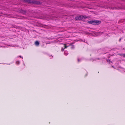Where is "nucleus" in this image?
Here are the masks:
<instances>
[{
  "instance_id": "obj_7",
  "label": "nucleus",
  "mask_w": 125,
  "mask_h": 125,
  "mask_svg": "<svg viewBox=\"0 0 125 125\" xmlns=\"http://www.w3.org/2000/svg\"><path fill=\"white\" fill-rule=\"evenodd\" d=\"M64 54H65V55H67L68 54V53L67 52V54H65V52H64Z\"/></svg>"
},
{
  "instance_id": "obj_1",
  "label": "nucleus",
  "mask_w": 125,
  "mask_h": 125,
  "mask_svg": "<svg viewBox=\"0 0 125 125\" xmlns=\"http://www.w3.org/2000/svg\"><path fill=\"white\" fill-rule=\"evenodd\" d=\"M88 22V23L93 25H98L100 23L101 21H89Z\"/></svg>"
},
{
  "instance_id": "obj_10",
  "label": "nucleus",
  "mask_w": 125,
  "mask_h": 125,
  "mask_svg": "<svg viewBox=\"0 0 125 125\" xmlns=\"http://www.w3.org/2000/svg\"><path fill=\"white\" fill-rule=\"evenodd\" d=\"M124 57H125V53L123 54Z\"/></svg>"
},
{
  "instance_id": "obj_14",
  "label": "nucleus",
  "mask_w": 125,
  "mask_h": 125,
  "mask_svg": "<svg viewBox=\"0 0 125 125\" xmlns=\"http://www.w3.org/2000/svg\"><path fill=\"white\" fill-rule=\"evenodd\" d=\"M119 54V55H121V54Z\"/></svg>"
},
{
  "instance_id": "obj_9",
  "label": "nucleus",
  "mask_w": 125,
  "mask_h": 125,
  "mask_svg": "<svg viewBox=\"0 0 125 125\" xmlns=\"http://www.w3.org/2000/svg\"><path fill=\"white\" fill-rule=\"evenodd\" d=\"M74 48V46H73L72 47V48Z\"/></svg>"
},
{
  "instance_id": "obj_4",
  "label": "nucleus",
  "mask_w": 125,
  "mask_h": 125,
  "mask_svg": "<svg viewBox=\"0 0 125 125\" xmlns=\"http://www.w3.org/2000/svg\"><path fill=\"white\" fill-rule=\"evenodd\" d=\"M35 44L37 46H38L39 45V43L38 41H36L35 42Z\"/></svg>"
},
{
  "instance_id": "obj_5",
  "label": "nucleus",
  "mask_w": 125,
  "mask_h": 125,
  "mask_svg": "<svg viewBox=\"0 0 125 125\" xmlns=\"http://www.w3.org/2000/svg\"><path fill=\"white\" fill-rule=\"evenodd\" d=\"M20 63V62L19 61H17L16 62V63L17 64H19Z\"/></svg>"
},
{
  "instance_id": "obj_13",
  "label": "nucleus",
  "mask_w": 125,
  "mask_h": 125,
  "mask_svg": "<svg viewBox=\"0 0 125 125\" xmlns=\"http://www.w3.org/2000/svg\"><path fill=\"white\" fill-rule=\"evenodd\" d=\"M78 62H79V59H78Z\"/></svg>"
},
{
  "instance_id": "obj_8",
  "label": "nucleus",
  "mask_w": 125,
  "mask_h": 125,
  "mask_svg": "<svg viewBox=\"0 0 125 125\" xmlns=\"http://www.w3.org/2000/svg\"><path fill=\"white\" fill-rule=\"evenodd\" d=\"M121 39H122L121 38H120V39H119V42H120V41H121Z\"/></svg>"
},
{
  "instance_id": "obj_12",
  "label": "nucleus",
  "mask_w": 125,
  "mask_h": 125,
  "mask_svg": "<svg viewBox=\"0 0 125 125\" xmlns=\"http://www.w3.org/2000/svg\"><path fill=\"white\" fill-rule=\"evenodd\" d=\"M65 48H66L67 47L66 46H65Z\"/></svg>"
},
{
  "instance_id": "obj_3",
  "label": "nucleus",
  "mask_w": 125,
  "mask_h": 125,
  "mask_svg": "<svg viewBox=\"0 0 125 125\" xmlns=\"http://www.w3.org/2000/svg\"><path fill=\"white\" fill-rule=\"evenodd\" d=\"M24 1L26 2H27L30 3H33L35 4H38V2L37 1H33L30 0H24Z\"/></svg>"
},
{
  "instance_id": "obj_11",
  "label": "nucleus",
  "mask_w": 125,
  "mask_h": 125,
  "mask_svg": "<svg viewBox=\"0 0 125 125\" xmlns=\"http://www.w3.org/2000/svg\"><path fill=\"white\" fill-rule=\"evenodd\" d=\"M19 57H20L22 59H23V57H22L21 56H20Z\"/></svg>"
},
{
  "instance_id": "obj_2",
  "label": "nucleus",
  "mask_w": 125,
  "mask_h": 125,
  "mask_svg": "<svg viewBox=\"0 0 125 125\" xmlns=\"http://www.w3.org/2000/svg\"><path fill=\"white\" fill-rule=\"evenodd\" d=\"M87 17L85 16H77L75 17V19L76 20H81L83 19H85Z\"/></svg>"
},
{
  "instance_id": "obj_6",
  "label": "nucleus",
  "mask_w": 125,
  "mask_h": 125,
  "mask_svg": "<svg viewBox=\"0 0 125 125\" xmlns=\"http://www.w3.org/2000/svg\"><path fill=\"white\" fill-rule=\"evenodd\" d=\"M107 61L108 62H111V61H110V60H107Z\"/></svg>"
}]
</instances>
